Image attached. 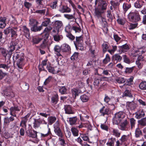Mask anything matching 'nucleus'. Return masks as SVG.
<instances>
[{"instance_id": "nucleus-1", "label": "nucleus", "mask_w": 146, "mask_h": 146, "mask_svg": "<svg viewBox=\"0 0 146 146\" xmlns=\"http://www.w3.org/2000/svg\"><path fill=\"white\" fill-rule=\"evenodd\" d=\"M24 54L23 53L20 52H15L13 55V59L14 60H16L17 59V64L18 68L20 69H23V67L24 65L23 60Z\"/></svg>"}, {"instance_id": "nucleus-2", "label": "nucleus", "mask_w": 146, "mask_h": 146, "mask_svg": "<svg viewBox=\"0 0 146 146\" xmlns=\"http://www.w3.org/2000/svg\"><path fill=\"white\" fill-rule=\"evenodd\" d=\"M51 27L48 26L46 27L42 33L43 37L44 40L42 41V43L41 45V47L43 48H44L48 46L47 42L48 41V38L49 36V33L52 29Z\"/></svg>"}, {"instance_id": "nucleus-3", "label": "nucleus", "mask_w": 146, "mask_h": 146, "mask_svg": "<svg viewBox=\"0 0 146 146\" xmlns=\"http://www.w3.org/2000/svg\"><path fill=\"white\" fill-rule=\"evenodd\" d=\"M19 27L17 26L9 27L7 28L4 31V33L5 35H7L10 33L11 34V37L13 38H16L18 36L17 32Z\"/></svg>"}, {"instance_id": "nucleus-4", "label": "nucleus", "mask_w": 146, "mask_h": 146, "mask_svg": "<svg viewBox=\"0 0 146 146\" xmlns=\"http://www.w3.org/2000/svg\"><path fill=\"white\" fill-rule=\"evenodd\" d=\"M128 17L129 20L133 22L136 23L140 20L138 12L136 10L131 11L128 14Z\"/></svg>"}, {"instance_id": "nucleus-5", "label": "nucleus", "mask_w": 146, "mask_h": 146, "mask_svg": "<svg viewBox=\"0 0 146 146\" xmlns=\"http://www.w3.org/2000/svg\"><path fill=\"white\" fill-rule=\"evenodd\" d=\"M124 117V115L122 112L119 111L115 113L112 119L113 124L118 125L123 119Z\"/></svg>"}, {"instance_id": "nucleus-6", "label": "nucleus", "mask_w": 146, "mask_h": 146, "mask_svg": "<svg viewBox=\"0 0 146 146\" xmlns=\"http://www.w3.org/2000/svg\"><path fill=\"white\" fill-rule=\"evenodd\" d=\"M74 43L76 48L82 50H84L83 41L82 35L76 36V40L74 41Z\"/></svg>"}, {"instance_id": "nucleus-7", "label": "nucleus", "mask_w": 146, "mask_h": 146, "mask_svg": "<svg viewBox=\"0 0 146 146\" xmlns=\"http://www.w3.org/2000/svg\"><path fill=\"white\" fill-rule=\"evenodd\" d=\"M129 134L122 135L119 139L120 141L117 140L116 141L115 146H120V145L125 144L129 139Z\"/></svg>"}, {"instance_id": "nucleus-8", "label": "nucleus", "mask_w": 146, "mask_h": 146, "mask_svg": "<svg viewBox=\"0 0 146 146\" xmlns=\"http://www.w3.org/2000/svg\"><path fill=\"white\" fill-rule=\"evenodd\" d=\"M129 122L127 119H125L121 122L119 126V129L121 131H127L129 129L128 126Z\"/></svg>"}, {"instance_id": "nucleus-9", "label": "nucleus", "mask_w": 146, "mask_h": 146, "mask_svg": "<svg viewBox=\"0 0 146 146\" xmlns=\"http://www.w3.org/2000/svg\"><path fill=\"white\" fill-rule=\"evenodd\" d=\"M146 51V47L141 48L133 51L131 53V54L133 56L136 57L139 54L144 53Z\"/></svg>"}, {"instance_id": "nucleus-10", "label": "nucleus", "mask_w": 146, "mask_h": 146, "mask_svg": "<svg viewBox=\"0 0 146 146\" xmlns=\"http://www.w3.org/2000/svg\"><path fill=\"white\" fill-rule=\"evenodd\" d=\"M119 49L118 50L119 54H121L123 53H125L127 52L129 49V45L125 44L121 46H119Z\"/></svg>"}, {"instance_id": "nucleus-11", "label": "nucleus", "mask_w": 146, "mask_h": 146, "mask_svg": "<svg viewBox=\"0 0 146 146\" xmlns=\"http://www.w3.org/2000/svg\"><path fill=\"white\" fill-rule=\"evenodd\" d=\"M71 50L70 46L67 44L64 43L61 45V51L63 52H69Z\"/></svg>"}, {"instance_id": "nucleus-12", "label": "nucleus", "mask_w": 146, "mask_h": 146, "mask_svg": "<svg viewBox=\"0 0 146 146\" xmlns=\"http://www.w3.org/2000/svg\"><path fill=\"white\" fill-rule=\"evenodd\" d=\"M27 135L33 138H36L37 137V132L36 131L33 130L32 131L29 129L26 131Z\"/></svg>"}, {"instance_id": "nucleus-13", "label": "nucleus", "mask_w": 146, "mask_h": 146, "mask_svg": "<svg viewBox=\"0 0 146 146\" xmlns=\"http://www.w3.org/2000/svg\"><path fill=\"white\" fill-rule=\"evenodd\" d=\"M58 10L62 13H68L71 11V9L68 7L62 5L60 6Z\"/></svg>"}, {"instance_id": "nucleus-14", "label": "nucleus", "mask_w": 146, "mask_h": 146, "mask_svg": "<svg viewBox=\"0 0 146 146\" xmlns=\"http://www.w3.org/2000/svg\"><path fill=\"white\" fill-rule=\"evenodd\" d=\"M30 114L28 113L27 115L22 118V120L20 123V126H22L24 128H25L26 127V123L27 121V118L29 116Z\"/></svg>"}, {"instance_id": "nucleus-15", "label": "nucleus", "mask_w": 146, "mask_h": 146, "mask_svg": "<svg viewBox=\"0 0 146 146\" xmlns=\"http://www.w3.org/2000/svg\"><path fill=\"white\" fill-rule=\"evenodd\" d=\"M122 59V57L119 54H116L113 55L112 57V59L113 63L116 64L118 62H120Z\"/></svg>"}, {"instance_id": "nucleus-16", "label": "nucleus", "mask_w": 146, "mask_h": 146, "mask_svg": "<svg viewBox=\"0 0 146 146\" xmlns=\"http://www.w3.org/2000/svg\"><path fill=\"white\" fill-rule=\"evenodd\" d=\"M71 29L72 31L73 32L75 35H78V34L81 32V29L80 26L79 25L73 26L72 27Z\"/></svg>"}, {"instance_id": "nucleus-17", "label": "nucleus", "mask_w": 146, "mask_h": 146, "mask_svg": "<svg viewBox=\"0 0 146 146\" xmlns=\"http://www.w3.org/2000/svg\"><path fill=\"white\" fill-rule=\"evenodd\" d=\"M135 117L137 119H140L145 115V113L142 109L138 110L135 113Z\"/></svg>"}, {"instance_id": "nucleus-18", "label": "nucleus", "mask_w": 146, "mask_h": 146, "mask_svg": "<svg viewBox=\"0 0 146 146\" xmlns=\"http://www.w3.org/2000/svg\"><path fill=\"white\" fill-rule=\"evenodd\" d=\"M68 119V122L69 124L71 125H73L76 124L78 118L76 116H75L69 117Z\"/></svg>"}, {"instance_id": "nucleus-19", "label": "nucleus", "mask_w": 146, "mask_h": 146, "mask_svg": "<svg viewBox=\"0 0 146 146\" xmlns=\"http://www.w3.org/2000/svg\"><path fill=\"white\" fill-rule=\"evenodd\" d=\"M22 29L24 32V35L26 38L29 39L30 36V32L29 29L25 26H23Z\"/></svg>"}, {"instance_id": "nucleus-20", "label": "nucleus", "mask_w": 146, "mask_h": 146, "mask_svg": "<svg viewBox=\"0 0 146 146\" xmlns=\"http://www.w3.org/2000/svg\"><path fill=\"white\" fill-rule=\"evenodd\" d=\"M55 28L58 31L61 30L62 29L63 24L61 21H56L54 23Z\"/></svg>"}, {"instance_id": "nucleus-21", "label": "nucleus", "mask_w": 146, "mask_h": 146, "mask_svg": "<svg viewBox=\"0 0 146 146\" xmlns=\"http://www.w3.org/2000/svg\"><path fill=\"white\" fill-rule=\"evenodd\" d=\"M100 112L101 115L104 116L105 115H108L110 113V111L108 108L105 109L104 106H103L100 110Z\"/></svg>"}, {"instance_id": "nucleus-22", "label": "nucleus", "mask_w": 146, "mask_h": 146, "mask_svg": "<svg viewBox=\"0 0 146 146\" xmlns=\"http://www.w3.org/2000/svg\"><path fill=\"white\" fill-rule=\"evenodd\" d=\"M11 62L10 60L8 61L5 63L0 64V68H2L6 71H7L10 67Z\"/></svg>"}, {"instance_id": "nucleus-23", "label": "nucleus", "mask_w": 146, "mask_h": 146, "mask_svg": "<svg viewBox=\"0 0 146 146\" xmlns=\"http://www.w3.org/2000/svg\"><path fill=\"white\" fill-rule=\"evenodd\" d=\"M110 131L112 134L115 137H119L120 136L121 133L117 129L111 128Z\"/></svg>"}, {"instance_id": "nucleus-24", "label": "nucleus", "mask_w": 146, "mask_h": 146, "mask_svg": "<svg viewBox=\"0 0 146 146\" xmlns=\"http://www.w3.org/2000/svg\"><path fill=\"white\" fill-rule=\"evenodd\" d=\"M64 109L66 113L70 114H73L74 113L72 108L70 105L65 106Z\"/></svg>"}, {"instance_id": "nucleus-25", "label": "nucleus", "mask_w": 146, "mask_h": 146, "mask_svg": "<svg viewBox=\"0 0 146 146\" xmlns=\"http://www.w3.org/2000/svg\"><path fill=\"white\" fill-rule=\"evenodd\" d=\"M71 91L73 97L74 98H75L76 96H78L80 92V90L75 88L72 89Z\"/></svg>"}, {"instance_id": "nucleus-26", "label": "nucleus", "mask_w": 146, "mask_h": 146, "mask_svg": "<svg viewBox=\"0 0 146 146\" xmlns=\"http://www.w3.org/2000/svg\"><path fill=\"white\" fill-rule=\"evenodd\" d=\"M54 50L55 53L58 56H62L60 53L61 51V46L60 47L58 45H55L54 48Z\"/></svg>"}, {"instance_id": "nucleus-27", "label": "nucleus", "mask_w": 146, "mask_h": 146, "mask_svg": "<svg viewBox=\"0 0 146 146\" xmlns=\"http://www.w3.org/2000/svg\"><path fill=\"white\" fill-rule=\"evenodd\" d=\"M10 112H12L15 113H17L20 110V108L17 105H15L11 107L10 109Z\"/></svg>"}, {"instance_id": "nucleus-28", "label": "nucleus", "mask_w": 146, "mask_h": 146, "mask_svg": "<svg viewBox=\"0 0 146 146\" xmlns=\"http://www.w3.org/2000/svg\"><path fill=\"white\" fill-rule=\"evenodd\" d=\"M1 53L3 56L5 58H6V57L7 56L9 58H10L11 56V54L10 56H9V50H6L5 49L2 48L1 50Z\"/></svg>"}, {"instance_id": "nucleus-29", "label": "nucleus", "mask_w": 146, "mask_h": 146, "mask_svg": "<svg viewBox=\"0 0 146 146\" xmlns=\"http://www.w3.org/2000/svg\"><path fill=\"white\" fill-rule=\"evenodd\" d=\"M38 25H36L32 27H31V30L34 32L40 31L42 29V27L41 25L38 27Z\"/></svg>"}, {"instance_id": "nucleus-30", "label": "nucleus", "mask_w": 146, "mask_h": 146, "mask_svg": "<svg viewBox=\"0 0 146 146\" xmlns=\"http://www.w3.org/2000/svg\"><path fill=\"white\" fill-rule=\"evenodd\" d=\"M51 21L49 18H46L44 19V21L42 22L41 26H42L47 27L48 25H50L51 24Z\"/></svg>"}, {"instance_id": "nucleus-31", "label": "nucleus", "mask_w": 146, "mask_h": 146, "mask_svg": "<svg viewBox=\"0 0 146 146\" xmlns=\"http://www.w3.org/2000/svg\"><path fill=\"white\" fill-rule=\"evenodd\" d=\"M36 119L40 125L43 124L47 125L48 124L47 122L44 120V118L40 117V116H38L37 117V118Z\"/></svg>"}, {"instance_id": "nucleus-32", "label": "nucleus", "mask_w": 146, "mask_h": 146, "mask_svg": "<svg viewBox=\"0 0 146 146\" xmlns=\"http://www.w3.org/2000/svg\"><path fill=\"white\" fill-rule=\"evenodd\" d=\"M55 133L59 137L62 138L64 135L60 128L54 129Z\"/></svg>"}, {"instance_id": "nucleus-33", "label": "nucleus", "mask_w": 146, "mask_h": 146, "mask_svg": "<svg viewBox=\"0 0 146 146\" xmlns=\"http://www.w3.org/2000/svg\"><path fill=\"white\" fill-rule=\"evenodd\" d=\"M13 45V44L12 41H11L10 44V45L8 47V49L9 50V56H10L11 54H12V52L15 49V47H14Z\"/></svg>"}, {"instance_id": "nucleus-34", "label": "nucleus", "mask_w": 146, "mask_h": 146, "mask_svg": "<svg viewBox=\"0 0 146 146\" xmlns=\"http://www.w3.org/2000/svg\"><path fill=\"white\" fill-rule=\"evenodd\" d=\"M6 19L5 18L0 19V28L3 29L5 27L6 25L5 23Z\"/></svg>"}, {"instance_id": "nucleus-35", "label": "nucleus", "mask_w": 146, "mask_h": 146, "mask_svg": "<svg viewBox=\"0 0 146 146\" xmlns=\"http://www.w3.org/2000/svg\"><path fill=\"white\" fill-rule=\"evenodd\" d=\"M71 131L74 136L76 137L78 136L79 131L77 128L73 127L71 128Z\"/></svg>"}, {"instance_id": "nucleus-36", "label": "nucleus", "mask_w": 146, "mask_h": 146, "mask_svg": "<svg viewBox=\"0 0 146 146\" xmlns=\"http://www.w3.org/2000/svg\"><path fill=\"white\" fill-rule=\"evenodd\" d=\"M39 23L36 19H31L29 20V24L31 27H33L35 25H38Z\"/></svg>"}, {"instance_id": "nucleus-37", "label": "nucleus", "mask_w": 146, "mask_h": 146, "mask_svg": "<svg viewBox=\"0 0 146 146\" xmlns=\"http://www.w3.org/2000/svg\"><path fill=\"white\" fill-rule=\"evenodd\" d=\"M47 68L48 72L53 74H55L58 73V71L56 70L53 67L50 66V65H47Z\"/></svg>"}, {"instance_id": "nucleus-38", "label": "nucleus", "mask_w": 146, "mask_h": 146, "mask_svg": "<svg viewBox=\"0 0 146 146\" xmlns=\"http://www.w3.org/2000/svg\"><path fill=\"white\" fill-rule=\"evenodd\" d=\"M53 37L54 40L57 42H59L63 38L62 35H59L58 34H54L53 36Z\"/></svg>"}, {"instance_id": "nucleus-39", "label": "nucleus", "mask_w": 146, "mask_h": 146, "mask_svg": "<svg viewBox=\"0 0 146 146\" xmlns=\"http://www.w3.org/2000/svg\"><path fill=\"white\" fill-rule=\"evenodd\" d=\"M58 96L57 94H55L51 98V102L54 104H56L58 101Z\"/></svg>"}, {"instance_id": "nucleus-40", "label": "nucleus", "mask_w": 146, "mask_h": 146, "mask_svg": "<svg viewBox=\"0 0 146 146\" xmlns=\"http://www.w3.org/2000/svg\"><path fill=\"white\" fill-rule=\"evenodd\" d=\"M142 135V132L141 131L138 127L137 128L135 131V135L136 137L138 138L140 137Z\"/></svg>"}, {"instance_id": "nucleus-41", "label": "nucleus", "mask_w": 146, "mask_h": 146, "mask_svg": "<svg viewBox=\"0 0 146 146\" xmlns=\"http://www.w3.org/2000/svg\"><path fill=\"white\" fill-rule=\"evenodd\" d=\"M104 13L103 11L101 10L98 9H96L95 11V15L98 18H99L102 17V14Z\"/></svg>"}, {"instance_id": "nucleus-42", "label": "nucleus", "mask_w": 146, "mask_h": 146, "mask_svg": "<svg viewBox=\"0 0 146 146\" xmlns=\"http://www.w3.org/2000/svg\"><path fill=\"white\" fill-rule=\"evenodd\" d=\"M129 121L131 125V129L135 127V125L136 123V120L133 118H131L129 119Z\"/></svg>"}, {"instance_id": "nucleus-43", "label": "nucleus", "mask_w": 146, "mask_h": 146, "mask_svg": "<svg viewBox=\"0 0 146 146\" xmlns=\"http://www.w3.org/2000/svg\"><path fill=\"white\" fill-rule=\"evenodd\" d=\"M94 86H98L100 84V82L102 80L99 77H96L94 78Z\"/></svg>"}, {"instance_id": "nucleus-44", "label": "nucleus", "mask_w": 146, "mask_h": 146, "mask_svg": "<svg viewBox=\"0 0 146 146\" xmlns=\"http://www.w3.org/2000/svg\"><path fill=\"white\" fill-rule=\"evenodd\" d=\"M42 39L44 40L42 36V38L34 37L33 38V44H37Z\"/></svg>"}, {"instance_id": "nucleus-45", "label": "nucleus", "mask_w": 146, "mask_h": 146, "mask_svg": "<svg viewBox=\"0 0 146 146\" xmlns=\"http://www.w3.org/2000/svg\"><path fill=\"white\" fill-rule=\"evenodd\" d=\"M56 118L55 117L50 116L48 118V124L52 125L56 120Z\"/></svg>"}, {"instance_id": "nucleus-46", "label": "nucleus", "mask_w": 146, "mask_h": 146, "mask_svg": "<svg viewBox=\"0 0 146 146\" xmlns=\"http://www.w3.org/2000/svg\"><path fill=\"white\" fill-rule=\"evenodd\" d=\"M139 88L143 90H146V81L142 82L139 85Z\"/></svg>"}, {"instance_id": "nucleus-47", "label": "nucleus", "mask_w": 146, "mask_h": 146, "mask_svg": "<svg viewBox=\"0 0 146 146\" xmlns=\"http://www.w3.org/2000/svg\"><path fill=\"white\" fill-rule=\"evenodd\" d=\"M139 124L142 126H146V118H144L139 120L138 122Z\"/></svg>"}, {"instance_id": "nucleus-48", "label": "nucleus", "mask_w": 146, "mask_h": 146, "mask_svg": "<svg viewBox=\"0 0 146 146\" xmlns=\"http://www.w3.org/2000/svg\"><path fill=\"white\" fill-rule=\"evenodd\" d=\"M109 47V45L108 43L105 42L102 44V48L103 52H106L107 51Z\"/></svg>"}, {"instance_id": "nucleus-49", "label": "nucleus", "mask_w": 146, "mask_h": 146, "mask_svg": "<svg viewBox=\"0 0 146 146\" xmlns=\"http://www.w3.org/2000/svg\"><path fill=\"white\" fill-rule=\"evenodd\" d=\"M96 46L95 44H94L93 45H91L90 46L89 50L90 51L91 53L94 56L95 54V51L96 50Z\"/></svg>"}, {"instance_id": "nucleus-50", "label": "nucleus", "mask_w": 146, "mask_h": 146, "mask_svg": "<svg viewBox=\"0 0 146 146\" xmlns=\"http://www.w3.org/2000/svg\"><path fill=\"white\" fill-rule=\"evenodd\" d=\"M80 98L83 102H86L88 101L89 98L86 95L84 94L80 96Z\"/></svg>"}, {"instance_id": "nucleus-51", "label": "nucleus", "mask_w": 146, "mask_h": 146, "mask_svg": "<svg viewBox=\"0 0 146 146\" xmlns=\"http://www.w3.org/2000/svg\"><path fill=\"white\" fill-rule=\"evenodd\" d=\"M116 139L115 138H111L109 139L107 144L110 146H114V143Z\"/></svg>"}, {"instance_id": "nucleus-52", "label": "nucleus", "mask_w": 146, "mask_h": 146, "mask_svg": "<svg viewBox=\"0 0 146 146\" xmlns=\"http://www.w3.org/2000/svg\"><path fill=\"white\" fill-rule=\"evenodd\" d=\"M11 121L9 118V117H5L4 120L3 127H7Z\"/></svg>"}, {"instance_id": "nucleus-53", "label": "nucleus", "mask_w": 146, "mask_h": 146, "mask_svg": "<svg viewBox=\"0 0 146 146\" xmlns=\"http://www.w3.org/2000/svg\"><path fill=\"white\" fill-rule=\"evenodd\" d=\"M34 121L33 123V127L34 128H38L39 127L40 124L36 120V118H34Z\"/></svg>"}, {"instance_id": "nucleus-54", "label": "nucleus", "mask_w": 146, "mask_h": 146, "mask_svg": "<svg viewBox=\"0 0 146 146\" xmlns=\"http://www.w3.org/2000/svg\"><path fill=\"white\" fill-rule=\"evenodd\" d=\"M123 62L127 64H129L131 63V61L129 58L125 54L123 55L122 56Z\"/></svg>"}, {"instance_id": "nucleus-55", "label": "nucleus", "mask_w": 146, "mask_h": 146, "mask_svg": "<svg viewBox=\"0 0 146 146\" xmlns=\"http://www.w3.org/2000/svg\"><path fill=\"white\" fill-rule=\"evenodd\" d=\"M12 43L14 47H15V49H18L20 47L18 45V41L17 40H12Z\"/></svg>"}, {"instance_id": "nucleus-56", "label": "nucleus", "mask_w": 146, "mask_h": 146, "mask_svg": "<svg viewBox=\"0 0 146 146\" xmlns=\"http://www.w3.org/2000/svg\"><path fill=\"white\" fill-rule=\"evenodd\" d=\"M47 127L48 128V132L46 133L43 134L41 133V136L43 137H44L48 136V135H51V133L50 131V128L48 127V124H47Z\"/></svg>"}, {"instance_id": "nucleus-57", "label": "nucleus", "mask_w": 146, "mask_h": 146, "mask_svg": "<svg viewBox=\"0 0 146 146\" xmlns=\"http://www.w3.org/2000/svg\"><path fill=\"white\" fill-rule=\"evenodd\" d=\"M115 81L118 83L121 84L125 82L124 78L122 77H117L115 79Z\"/></svg>"}, {"instance_id": "nucleus-58", "label": "nucleus", "mask_w": 146, "mask_h": 146, "mask_svg": "<svg viewBox=\"0 0 146 146\" xmlns=\"http://www.w3.org/2000/svg\"><path fill=\"white\" fill-rule=\"evenodd\" d=\"M121 3L119 1H111L110 2L111 5L113 7H116L119 6L120 4V3Z\"/></svg>"}, {"instance_id": "nucleus-59", "label": "nucleus", "mask_w": 146, "mask_h": 146, "mask_svg": "<svg viewBox=\"0 0 146 146\" xmlns=\"http://www.w3.org/2000/svg\"><path fill=\"white\" fill-rule=\"evenodd\" d=\"M79 53L77 52H75L71 56L70 58L72 60L74 61L76 60L78 58Z\"/></svg>"}, {"instance_id": "nucleus-60", "label": "nucleus", "mask_w": 146, "mask_h": 146, "mask_svg": "<svg viewBox=\"0 0 146 146\" xmlns=\"http://www.w3.org/2000/svg\"><path fill=\"white\" fill-rule=\"evenodd\" d=\"M117 50V46H112V49L111 50H108V51L111 54H113Z\"/></svg>"}, {"instance_id": "nucleus-61", "label": "nucleus", "mask_w": 146, "mask_h": 146, "mask_svg": "<svg viewBox=\"0 0 146 146\" xmlns=\"http://www.w3.org/2000/svg\"><path fill=\"white\" fill-rule=\"evenodd\" d=\"M66 36L72 41L74 40L75 38V36L73 35L70 32L66 33Z\"/></svg>"}, {"instance_id": "nucleus-62", "label": "nucleus", "mask_w": 146, "mask_h": 146, "mask_svg": "<svg viewBox=\"0 0 146 146\" xmlns=\"http://www.w3.org/2000/svg\"><path fill=\"white\" fill-rule=\"evenodd\" d=\"M67 89L65 86H62L59 89V91L62 94H65L66 93Z\"/></svg>"}, {"instance_id": "nucleus-63", "label": "nucleus", "mask_w": 146, "mask_h": 146, "mask_svg": "<svg viewBox=\"0 0 146 146\" xmlns=\"http://www.w3.org/2000/svg\"><path fill=\"white\" fill-rule=\"evenodd\" d=\"M57 0H56L51 3L50 7L52 9H56L57 7Z\"/></svg>"}, {"instance_id": "nucleus-64", "label": "nucleus", "mask_w": 146, "mask_h": 146, "mask_svg": "<svg viewBox=\"0 0 146 146\" xmlns=\"http://www.w3.org/2000/svg\"><path fill=\"white\" fill-rule=\"evenodd\" d=\"M110 58L108 54H107L105 58L103 60V62L104 64H106L110 61Z\"/></svg>"}]
</instances>
